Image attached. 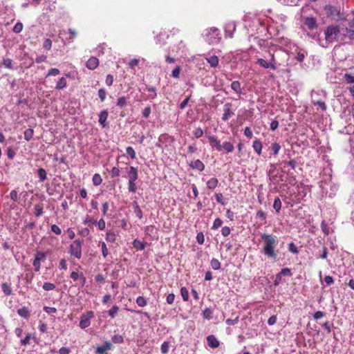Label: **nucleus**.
Instances as JSON below:
<instances>
[{
    "instance_id": "4",
    "label": "nucleus",
    "mask_w": 354,
    "mask_h": 354,
    "mask_svg": "<svg viewBox=\"0 0 354 354\" xmlns=\"http://www.w3.org/2000/svg\"><path fill=\"white\" fill-rule=\"evenodd\" d=\"M340 32L339 28L337 26H329L324 31L325 40L327 44H330L335 41Z\"/></svg>"
},
{
    "instance_id": "25",
    "label": "nucleus",
    "mask_w": 354,
    "mask_h": 354,
    "mask_svg": "<svg viewBox=\"0 0 354 354\" xmlns=\"http://www.w3.org/2000/svg\"><path fill=\"white\" fill-rule=\"evenodd\" d=\"M224 149L225 151H226V152L227 153H231L234 151V145L230 142H224L222 145H221V150L222 149Z\"/></svg>"
},
{
    "instance_id": "58",
    "label": "nucleus",
    "mask_w": 354,
    "mask_h": 354,
    "mask_svg": "<svg viewBox=\"0 0 354 354\" xmlns=\"http://www.w3.org/2000/svg\"><path fill=\"white\" fill-rule=\"evenodd\" d=\"M181 71L180 66H177L171 72V76L174 78H178L180 75V72Z\"/></svg>"
},
{
    "instance_id": "52",
    "label": "nucleus",
    "mask_w": 354,
    "mask_h": 354,
    "mask_svg": "<svg viewBox=\"0 0 354 354\" xmlns=\"http://www.w3.org/2000/svg\"><path fill=\"white\" fill-rule=\"evenodd\" d=\"M3 64L5 67L12 69V61L10 58H4L3 59Z\"/></svg>"
},
{
    "instance_id": "13",
    "label": "nucleus",
    "mask_w": 354,
    "mask_h": 354,
    "mask_svg": "<svg viewBox=\"0 0 354 354\" xmlns=\"http://www.w3.org/2000/svg\"><path fill=\"white\" fill-rule=\"evenodd\" d=\"M207 342L210 348H216L219 346V342L214 335L207 337Z\"/></svg>"
},
{
    "instance_id": "33",
    "label": "nucleus",
    "mask_w": 354,
    "mask_h": 354,
    "mask_svg": "<svg viewBox=\"0 0 354 354\" xmlns=\"http://www.w3.org/2000/svg\"><path fill=\"white\" fill-rule=\"evenodd\" d=\"M203 316L204 318L207 319H212V315H213V311L212 309L209 308H206L203 311Z\"/></svg>"
},
{
    "instance_id": "19",
    "label": "nucleus",
    "mask_w": 354,
    "mask_h": 354,
    "mask_svg": "<svg viewBox=\"0 0 354 354\" xmlns=\"http://www.w3.org/2000/svg\"><path fill=\"white\" fill-rule=\"evenodd\" d=\"M17 313L23 318L28 319L30 316V312L27 307H23L17 310Z\"/></svg>"
},
{
    "instance_id": "44",
    "label": "nucleus",
    "mask_w": 354,
    "mask_h": 354,
    "mask_svg": "<svg viewBox=\"0 0 354 354\" xmlns=\"http://www.w3.org/2000/svg\"><path fill=\"white\" fill-rule=\"evenodd\" d=\"M136 304L140 307H144L147 305V302L144 297L140 296L136 299Z\"/></svg>"
},
{
    "instance_id": "29",
    "label": "nucleus",
    "mask_w": 354,
    "mask_h": 354,
    "mask_svg": "<svg viewBox=\"0 0 354 354\" xmlns=\"http://www.w3.org/2000/svg\"><path fill=\"white\" fill-rule=\"evenodd\" d=\"M67 85L66 79L65 77H61L56 84V89L61 90L65 88Z\"/></svg>"
},
{
    "instance_id": "1",
    "label": "nucleus",
    "mask_w": 354,
    "mask_h": 354,
    "mask_svg": "<svg viewBox=\"0 0 354 354\" xmlns=\"http://www.w3.org/2000/svg\"><path fill=\"white\" fill-rule=\"evenodd\" d=\"M261 238L263 242L261 252L268 259L277 260L278 256V239L276 236L268 234H261Z\"/></svg>"
},
{
    "instance_id": "21",
    "label": "nucleus",
    "mask_w": 354,
    "mask_h": 354,
    "mask_svg": "<svg viewBox=\"0 0 354 354\" xmlns=\"http://www.w3.org/2000/svg\"><path fill=\"white\" fill-rule=\"evenodd\" d=\"M190 166L193 169H198L200 171H203L205 169V165L200 160H196L194 162H192Z\"/></svg>"
},
{
    "instance_id": "45",
    "label": "nucleus",
    "mask_w": 354,
    "mask_h": 354,
    "mask_svg": "<svg viewBox=\"0 0 354 354\" xmlns=\"http://www.w3.org/2000/svg\"><path fill=\"white\" fill-rule=\"evenodd\" d=\"M112 342L115 344H122L124 342V338L120 335H115L112 337Z\"/></svg>"
},
{
    "instance_id": "26",
    "label": "nucleus",
    "mask_w": 354,
    "mask_h": 354,
    "mask_svg": "<svg viewBox=\"0 0 354 354\" xmlns=\"http://www.w3.org/2000/svg\"><path fill=\"white\" fill-rule=\"evenodd\" d=\"M2 291L6 295H11L12 294L10 284L8 283H3L1 284Z\"/></svg>"
},
{
    "instance_id": "64",
    "label": "nucleus",
    "mask_w": 354,
    "mask_h": 354,
    "mask_svg": "<svg viewBox=\"0 0 354 354\" xmlns=\"http://www.w3.org/2000/svg\"><path fill=\"white\" fill-rule=\"evenodd\" d=\"M7 156L8 158L10 160H12L15 156V151L10 147L7 149Z\"/></svg>"
},
{
    "instance_id": "50",
    "label": "nucleus",
    "mask_w": 354,
    "mask_h": 354,
    "mask_svg": "<svg viewBox=\"0 0 354 354\" xmlns=\"http://www.w3.org/2000/svg\"><path fill=\"white\" fill-rule=\"evenodd\" d=\"M126 153L128 156H130V158L131 159L136 158V152H135L134 149H133V147H127Z\"/></svg>"
},
{
    "instance_id": "8",
    "label": "nucleus",
    "mask_w": 354,
    "mask_h": 354,
    "mask_svg": "<svg viewBox=\"0 0 354 354\" xmlns=\"http://www.w3.org/2000/svg\"><path fill=\"white\" fill-rule=\"evenodd\" d=\"M236 23L234 21H230L227 22L225 24L224 30H225V37H233V34L236 30Z\"/></svg>"
},
{
    "instance_id": "34",
    "label": "nucleus",
    "mask_w": 354,
    "mask_h": 354,
    "mask_svg": "<svg viewBox=\"0 0 354 354\" xmlns=\"http://www.w3.org/2000/svg\"><path fill=\"white\" fill-rule=\"evenodd\" d=\"M34 131L32 129H27L24 131V138L26 140L29 141L33 136Z\"/></svg>"
},
{
    "instance_id": "24",
    "label": "nucleus",
    "mask_w": 354,
    "mask_h": 354,
    "mask_svg": "<svg viewBox=\"0 0 354 354\" xmlns=\"http://www.w3.org/2000/svg\"><path fill=\"white\" fill-rule=\"evenodd\" d=\"M206 60L212 67L215 68L218 64V58L216 55L210 56L209 57L206 58Z\"/></svg>"
},
{
    "instance_id": "35",
    "label": "nucleus",
    "mask_w": 354,
    "mask_h": 354,
    "mask_svg": "<svg viewBox=\"0 0 354 354\" xmlns=\"http://www.w3.org/2000/svg\"><path fill=\"white\" fill-rule=\"evenodd\" d=\"M92 180H93V185L95 186L100 185L102 182L101 176L98 174H95L93 175Z\"/></svg>"
},
{
    "instance_id": "11",
    "label": "nucleus",
    "mask_w": 354,
    "mask_h": 354,
    "mask_svg": "<svg viewBox=\"0 0 354 354\" xmlns=\"http://www.w3.org/2000/svg\"><path fill=\"white\" fill-rule=\"evenodd\" d=\"M210 145L212 147H215L216 150L218 151H221V144L220 142V140H218L215 136L208 135L207 136Z\"/></svg>"
},
{
    "instance_id": "20",
    "label": "nucleus",
    "mask_w": 354,
    "mask_h": 354,
    "mask_svg": "<svg viewBox=\"0 0 354 354\" xmlns=\"http://www.w3.org/2000/svg\"><path fill=\"white\" fill-rule=\"evenodd\" d=\"M147 243L145 241H141L139 239H135L133 242V246L137 250H143L146 247Z\"/></svg>"
},
{
    "instance_id": "10",
    "label": "nucleus",
    "mask_w": 354,
    "mask_h": 354,
    "mask_svg": "<svg viewBox=\"0 0 354 354\" xmlns=\"http://www.w3.org/2000/svg\"><path fill=\"white\" fill-rule=\"evenodd\" d=\"M342 30L348 33V37L351 40H354V19L349 20L348 27L342 28Z\"/></svg>"
},
{
    "instance_id": "17",
    "label": "nucleus",
    "mask_w": 354,
    "mask_h": 354,
    "mask_svg": "<svg viewBox=\"0 0 354 354\" xmlns=\"http://www.w3.org/2000/svg\"><path fill=\"white\" fill-rule=\"evenodd\" d=\"M108 115H109V113H108V111L107 110H103L102 111L100 114H99V122L100 124L103 127H105L106 126V121L107 120V118H108Z\"/></svg>"
},
{
    "instance_id": "28",
    "label": "nucleus",
    "mask_w": 354,
    "mask_h": 354,
    "mask_svg": "<svg viewBox=\"0 0 354 354\" xmlns=\"http://www.w3.org/2000/svg\"><path fill=\"white\" fill-rule=\"evenodd\" d=\"M231 88L239 94L241 93L242 92L241 84L239 81L232 82L231 84Z\"/></svg>"
},
{
    "instance_id": "42",
    "label": "nucleus",
    "mask_w": 354,
    "mask_h": 354,
    "mask_svg": "<svg viewBox=\"0 0 354 354\" xmlns=\"http://www.w3.org/2000/svg\"><path fill=\"white\" fill-rule=\"evenodd\" d=\"M35 259H37V261H44L46 260V254L45 252H38L35 255Z\"/></svg>"
},
{
    "instance_id": "49",
    "label": "nucleus",
    "mask_w": 354,
    "mask_h": 354,
    "mask_svg": "<svg viewBox=\"0 0 354 354\" xmlns=\"http://www.w3.org/2000/svg\"><path fill=\"white\" fill-rule=\"evenodd\" d=\"M43 288L46 291L53 290L55 288V286L54 283L45 282L43 285Z\"/></svg>"
},
{
    "instance_id": "55",
    "label": "nucleus",
    "mask_w": 354,
    "mask_h": 354,
    "mask_svg": "<svg viewBox=\"0 0 354 354\" xmlns=\"http://www.w3.org/2000/svg\"><path fill=\"white\" fill-rule=\"evenodd\" d=\"M288 250L290 252H292L293 254H297L299 253L297 247L296 246V245L294 243H290L288 244Z\"/></svg>"
},
{
    "instance_id": "43",
    "label": "nucleus",
    "mask_w": 354,
    "mask_h": 354,
    "mask_svg": "<svg viewBox=\"0 0 354 354\" xmlns=\"http://www.w3.org/2000/svg\"><path fill=\"white\" fill-rule=\"evenodd\" d=\"M32 338V335L28 333L26 335V336L21 339V345L26 346L29 345L30 344V339Z\"/></svg>"
},
{
    "instance_id": "27",
    "label": "nucleus",
    "mask_w": 354,
    "mask_h": 354,
    "mask_svg": "<svg viewBox=\"0 0 354 354\" xmlns=\"http://www.w3.org/2000/svg\"><path fill=\"white\" fill-rule=\"evenodd\" d=\"M218 180L216 178H212L207 182V187L210 189H214L218 185Z\"/></svg>"
},
{
    "instance_id": "5",
    "label": "nucleus",
    "mask_w": 354,
    "mask_h": 354,
    "mask_svg": "<svg viewBox=\"0 0 354 354\" xmlns=\"http://www.w3.org/2000/svg\"><path fill=\"white\" fill-rule=\"evenodd\" d=\"M83 243V240L77 239L74 241L68 248V253L77 259H80L82 257V246Z\"/></svg>"
},
{
    "instance_id": "22",
    "label": "nucleus",
    "mask_w": 354,
    "mask_h": 354,
    "mask_svg": "<svg viewBox=\"0 0 354 354\" xmlns=\"http://www.w3.org/2000/svg\"><path fill=\"white\" fill-rule=\"evenodd\" d=\"M276 169H277V167L274 164L270 165L269 169L268 171V176H269L270 180H274L277 176V174H274V171H275Z\"/></svg>"
},
{
    "instance_id": "9",
    "label": "nucleus",
    "mask_w": 354,
    "mask_h": 354,
    "mask_svg": "<svg viewBox=\"0 0 354 354\" xmlns=\"http://www.w3.org/2000/svg\"><path fill=\"white\" fill-rule=\"evenodd\" d=\"M232 104L230 102L225 103L223 106V111L224 113L222 116V120L223 121H227L229 118H230L233 115L234 112L232 110Z\"/></svg>"
},
{
    "instance_id": "2",
    "label": "nucleus",
    "mask_w": 354,
    "mask_h": 354,
    "mask_svg": "<svg viewBox=\"0 0 354 354\" xmlns=\"http://www.w3.org/2000/svg\"><path fill=\"white\" fill-rule=\"evenodd\" d=\"M326 15L328 17L331 18L336 21L346 20V17L343 13L340 12V9L331 5H326L324 7Z\"/></svg>"
},
{
    "instance_id": "39",
    "label": "nucleus",
    "mask_w": 354,
    "mask_h": 354,
    "mask_svg": "<svg viewBox=\"0 0 354 354\" xmlns=\"http://www.w3.org/2000/svg\"><path fill=\"white\" fill-rule=\"evenodd\" d=\"M210 265H211L212 268L215 270H217L220 269V268H221V263L219 262V261L218 259H214V258H213L211 260Z\"/></svg>"
},
{
    "instance_id": "41",
    "label": "nucleus",
    "mask_w": 354,
    "mask_h": 354,
    "mask_svg": "<svg viewBox=\"0 0 354 354\" xmlns=\"http://www.w3.org/2000/svg\"><path fill=\"white\" fill-rule=\"evenodd\" d=\"M180 294L183 297V299L185 301L189 299V292L188 290L185 287H182L180 289Z\"/></svg>"
},
{
    "instance_id": "63",
    "label": "nucleus",
    "mask_w": 354,
    "mask_h": 354,
    "mask_svg": "<svg viewBox=\"0 0 354 354\" xmlns=\"http://www.w3.org/2000/svg\"><path fill=\"white\" fill-rule=\"evenodd\" d=\"M52 46V41L50 39H46L43 44V47L46 50H50Z\"/></svg>"
},
{
    "instance_id": "40",
    "label": "nucleus",
    "mask_w": 354,
    "mask_h": 354,
    "mask_svg": "<svg viewBox=\"0 0 354 354\" xmlns=\"http://www.w3.org/2000/svg\"><path fill=\"white\" fill-rule=\"evenodd\" d=\"M273 207L277 212H279L281 208V201L279 198L277 197L274 199Z\"/></svg>"
},
{
    "instance_id": "3",
    "label": "nucleus",
    "mask_w": 354,
    "mask_h": 354,
    "mask_svg": "<svg viewBox=\"0 0 354 354\" xmlns=\"http://www.w3.org/2000/svg\"><path fill=\"white\" fill-rule=\"evenodd\" d=\"M315 95H322L323 98H326V92L324 90H313L311 91V102L315 106H318L322 111H325L327 109L325 102L322 98H317Z\"/></svg>"
},
{
    "instance_id": "16",
    "label": "nucleus",
    "mask_w": 354,
    "mask_h": 354,
    "mask_svg": "<svg viewBox=\"0 0 354 354\" xmlns=\"http://www.w3.org/2000/svg\"><path fill=\"white\" fill-rule=\"evenodd\" d=\"M128 175L129 181L135 182L138 178V169L134 167H130Z\"/></svg>"
},
{
    "instance_id": "32",
    "label": "nucleus",
    "mask_w": 354,
    "mask_h": 354,
    "mask_svg": "<svg viewBox=\"0 0 354 354\" xmlns=\"http://www.w3.org/2000/svg\"><path fill=\"white\" fill-rule=\"evenodd\" d=\"M147 90L149 92V99H154L157 94H156V89L155 87L153 86H147L146 87Z\"/></svg>"
},
{
    "instance_id": "18",
    "label": "nucleus",
    "mask_w": 354,
    "mask_h": 354,
    "mask_svg": "<svg viewBox=\"0 0 354 354\" xmlns=\"http://www.w3.org/2000/svg\"><path fill=\"white\" fill-rule=\"evenodd\" d=\"M256 63L259 64L260 66L263 67V68H270L272 70L277 69V66H274L272 64H269V62H267L265 59L262 58L258 59Z\"/></svg>"
},
{
    "instance_id": "46",
    "label": "nucleus",
    "mask_w": 354,
    "mask_h": 354,
    "mask_svg": "<svg viewBox=\"0 0 354 354\" xmlns=\"http://www.w3.org/2000/svg\"><path fill=\"white\" fill-rule=\"evenodd\" d=\"M279 273L281 276L291 277L292 275L291 270L288 268L281 269Z\"/></svg>"
},
{
    "instance_id": "30",
    "label": "nucleus",
    "mask_w": 354,
    "mask_h": 354,
    "mask_svg": "<svg viewBox=\"0 0 354 354\" xmlns=\"http://www.w3.org/2000/svg\"><path fill=\"white\" fill-rule=\"evenodd\" d=\"M127 100H128L127 97H124V96L120 97L118 99L116 105L118 106H119L120 108H123L127 104Z\"/></svg>"
},
{
    "instance_id": "37",
    "label": "nucleus",
    "mask_w": 354,
    "mask_h": 354,
    "mask_svg": "<svg viewBox=\"0 0 354 354\" xmlns=\"http://www.w3.org/2000/svg\"><path fill=\"white\" fill-rule=\"evenodd\" d=\"M270 149L272 151V153L276 156L279 153V151L281 149V145L279 143L274 142L271 145Z\"/></svg>"
},
{
    "instance_id": "12",
    "label": "nucleus",
    "mask_w": 354,
    "mask_h": 354,
    "mask_svg": "<svg viewBox=\"0 0 354 354\" xmlns=\"http://www.w3.org/2000/svg\"><path fill=\"white\" fill-rule=\"evenodd\" d=\"M304 24L310 30L315 28L317 26L315 18L313 17H306L304 21Z\"/></svg>"
},
{
    "instance_id": "62",
    "label": "nucleus",
    "mask_w": 354,
    "mask_h": 354,
    "mask_svg": "<svg viewBox=\"0 0 354 354\" xmlns=\"http://www.w3.org/2000/svg\"><path fill=\"white\" fill-rule=\"evenodd\" d=\"M60 73V71L57 68H50L47 74V76H55Z\"/></svg>"
},
{
    "instance_id": "57",
    "label": "nucleus",
    "mask_w": 354,
    "mask_h": 354,
    "mask_svg": "<svg viewBox=\"0 0 354 354\" xmlns=\"http://www.w3.org/2000/svg\"><path fill=\"white\" fill-rule=\"evenodd\" d=\"M23 30V24L21 22H17L14 26L12 30L15 33H19Z\"/></svg>"
},
{
    "instance_id": "7",
    "label": "nucleus",
    "mask_w": 354,
    "mask_h": 354,
    "mask_svg": "<svg viewBox=\"0 0 354 354\" xmlns=\"http://www.w3.org/2000/svg\"><path fill=\"white\" fill-rule=\"evenodd\" d=\"M94 317V313L91 310L86 312V313L83 314L81 317L80 322V327L82 329H84L88 327L91 324V319Z\"/></svg>"
},
{
    "instance_id": "47",
    "label": "nucleus",
    "mask_w": 354,
    "mask_h": 354,
    "mask_svg": "<svg viewBox=\"0 0 354 354\" xmlns=\"http://www.w3.org/2000/svg\"><path fill=\"white\" fill-rule=\"evenodd\" d=\"M344 79L345 82L348 84H353L354 83V76L350 73L344 74Z\"/></svg>"
},
{
    "instance_id": "48",
    "label": "nucleus",
    "mask_w": 354,
    "mask_h": 354,
    "mask_svg": "<svg viewBox=\"0 0 354 354\" xmlns=\"http://www.w3.org/2000/svg\"><path fill=\"white\" fill-rule=\"evenodd\" d=\"M222 224H223V221L220 218H216L213 223L212 229L216 230L218 227H220L222 225Z\"/></svg>"
},
{
    "instance_id": "36",
    "label": "nucleus",
    "mask_w": 354,
    "mask_h": 354,
    "mask_svg": "<svg viewBox=\"0 0 354 354\" xmlns=\"http://www.w3.org/2000/svg\"><path fill=\"white\" fill-rule=\"evenodd\" d=\"M118 310H119V307L116 305H114L109 311H108V313H109V315L111 317V318H114L115 317V315L118 314Z\"/></svg>"
},
{
    "instance_id": "51",
    "label": "nucleus",
    "mask_w": 354,
    "mask_h": 354,
    "mask_svg": "<svg viewBox=\"0 0 354 354\" xmlns=\"http://www.w3.org/2000/svg\"><path fill=\"white\" fill-rule=\"evenodd\" d=\"M128 189L130 192L136 193L137 191V185L135 182L129 181Z\"/></svg>"
},
{
    "instance_id": "61",
    "label": "nucleus",
    "mask_w": 354,
    "mask_h": 354,
    "mask_svg": "<svg viewBox=\"0 0 354 354\" xmlns=\"http://www.w3.org/2000/svg\"><path fill=\"white\" fill-rule=\"evenodd\" d=\"M44 310L49 315H52L57 312V309L55 307L44 306Z\"/></svg>"
},
{
    "instance_id": "53",
    "label": "nucleus",
    "mask_w": 354,
    "mask_h": 354,
    "mask_svg": "<svg viewBox=\"0 0 354 354\" xmlns=\"http://www.w3.org/2000/svg\"><path fill=\"white\" fill-rule=\"evenodd\" d=\"M169 344L167 342H164L160 347L162 353L167 354L169 351Z\"/></svg>"
},
{
    "instance_id": "60",
    "label": "nucleus",
    "mask_w": 354,
    "mask_h": 354,
    "mask_svg": "<svg viewBox=\"0 0 354 354\" xmlns=\"http://www.w3.org/2000/svg\"><path fill=\"white\" fill-rule=\"evenodd\" d=\"M239 322V317H236L234 319H227L225 321V323L229 326H234L237 324Z\"/></svg>"
},
{
    "instance_id": "31",
    "label": "nucleus",
    "mask_w": 354,
    "mask_h": 354,
    "mask_svg": "<svg viewBox=\"0 0 354 354\" xmlns=\"http://www.w3.org/2000/svg\"><path fill=\"white\" fill-rule=\"evenodd\" d=\"M44 213V211H43V206L42 205H40V204H37L35 205V216L37 217H39L41 216Z\"/></svg>"
},
{
    "instance_id": "59",
    "label": "nucleus",
    "mask_w": 354,
    "mask_h": 354,
    "mask_svg": "<svg viewBox=\"0 0 354 354\" xmlns=\"http://www.w3.org/2000/svg\"><path fill=\"white\" fill-rule=\"evenodd\" d=\"M151 107L150 106H147L144 109V110L142 111V116L145 118H148L151 114Z\"/></svg>"
},
{
    "instance_id": "54",
    "label": "nucleus",
    "mask_w": 354,
    "mask_h": 354,
    "mask_svg": "<svg viewBox=\"0 0 354 354\" xmlns=\"http://www.w3.org/2000/svg\"><path fill=\"white\" fill-rule=\"evenodd\" d=\"M97 94L100 99V101L104 102L105 100L106 96V91H105V89L104 88L99 89Z\"/></svg>"
},
{
    "instance_id": "23",
    "label": "nucleus",
    "mask_w": 354,
    "mask_h": 354,
    "mask_svg": "<svg viewBox=\"0 0 354 354\" xmlns=\"http://www.w3.org/2000/svg\"><path fill=\"white\" fill-rule=\"evenodd\" d=\"M252 147L258 155L261 153L262 143L259 139H257L253 142Z\"/></svg>"
},
{
    "instance_id": "14",
    "label": "nucleus",
    "mask_w": 354,
    "mask_h": 354,
    "mask_svg": "<svg viewBox=\"0 0 354 354\" xmlns=\"http://www.w3.org/2000/svg\"><path fill=\"white\" fill-rule=\"evenodd\" d=\"M99 65V60L95 57H91L86 62V66L90 70L95 69Z\"/></svg>"
},
{
    "instance_id": "15",
    "label": "nucleus",
    "mask_w": 354,
    "mask_h": 354,
    "mask_svg": "<svg viewBox=\"0 0 354 354\" xmlns=\"http://www.w3.org/2000/svg\"><path fill=\"white\" fill-rule=\"evenodd\" d=\"M112 349V344L109 342H106L104 344L97 347L96 353L98 354H105L107 351Z\"/></svg>"
},
{
    "instance_id": "38",
    "label": "nucleus",
    "mask_w": 354,
    "mask_h": 354,
    "mask_svg": "<svg viewBox=\"0 0 354 354\" xmlns=\"http://www.w3.org/2000/svg\"><path fill=\"white\" fill-rule=\"evenodd\" d=\"M37 173L41 182H43L46 179V171L44 169L39 168Z\"/></svg>"
},
{
    "instance_id": "6",
    "label": "nucleus",
    "mask_w": 354,
    "mask_h": 354,
    "mask_svg": "<svg viewBox=\"0 0 354 354\" xmlns=\"http://www.w3.org/2000/svg\"><path fill=\"white\" fill-rule=\"evenodd\" d=\"M205 36L209 44H218L221 39L219 30L215 27L207 30Z\"/></svg>"
},
{
    "instance_id": "56",
    "label": "nucleus",
    "mask_w": 354,
    "mask_h": 354,
    "mask_svg": "<svg viewBox=\"0 0 354 354\" xmlns=\"http://www.w3.org/2000/svg\"><path fill=\"white\" fill-rule=\"evenodd\" d=\"M193 134L195 138H199L203 136V131L201 127H198L193 131Z\"/></svg>"
}]
</instances>
